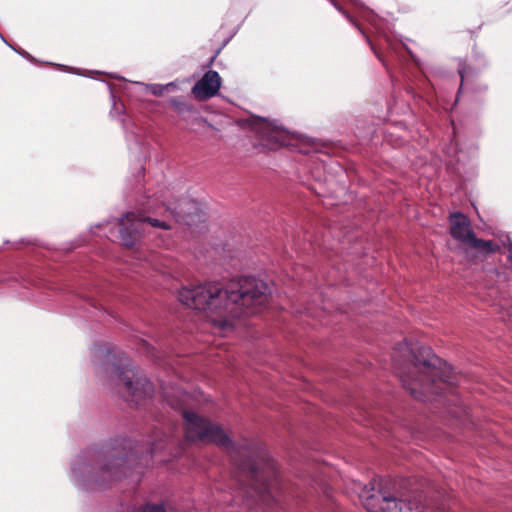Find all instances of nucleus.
Segmentation results:
<instances>
[{"label": "nucleus", "instance_id": "e433bc0d", "mask_svg": "<svg viewBox=\"0 0 512 512\" xmlns=\"http://www.w3.org/2000/svg\"><path fill=\"white\" fill-rule=\"evenodd\" d=\"M86 468H87V465H86V464H84V465H83V470H86Z\"/></svg>", "mask_w": 512, "mask_h": 512}, {"label": "nucleus", "instance_id": "f257e3e1", "mask_svg": "<svg viewBox=\"0 0 512 512\" xmlns=\"http://www.w3.org/2000/svg\"><path fill=\"white\" fill-rule=\"evenodd\" d=\"M328 1L365 38L374 55L391 75L392 81L394 68H399L404 77H408L406 70L409 72L413 79L406 82L405 90L415 101H422L434 110L449 113L457 107L467 71L465 68H458L461 84L452 100L437 88L428 74L427 65L413 53L401 35L392 30L388 20L378 16L359 0Z\"/></svg>", "mask_w": 512, "mask_h": 512}, {"label": "nucleus", "instance_id": "f3484780", "mask_svg": "<svg viewBox=\"0 0 512 512\" xmlns=\"http://www.w3.org/2000/svg\"><path fill=\"white\" fill-rule=\"evenodd\" d=\"M496 281L507 282L510 280V274L512 273V244L509 248V253L506 254V263L500 267H496L491 272Z\"/></svg>", "mask_w": 512, "mask_h": 512}, {"label": "nucleus", "instance_id": "2eb2a0df", "mask_svg": "<svg viewBox=\"0 0 512 512\" xmlns=\"http://www.w3.org/2000/svg\"><path fill=\"white\" fill-rule=\"evenodd\" d=\"M392 352L402 353V352H434L433 348L426 345L422 340L417 338L414 335H408L402 337L400 341H398Z\"/></svg>", "mask_w": 512, "mask_h": 512}, {"label": "nucleus", "instance_id": "393cba45", "mask_svg": "<svg viewBox=\"0 0 512 512\" xmlns=\"http://www.w3.org/2000/svg\"><path fill=\"white\" fill-rule=\"evenodd\" d=\"M178 393L181 395V398L179 400L174 399V396H170L168 394L166 395L167 401L173 408H180L182 405L181 402L184 401V399H182V398H185L187 396L185 393H182V392H178Z\"/></svg>", "mask_w": 512, "mask_h": 512}, {"label": "nucleus", "instance_id": "0eeeda50", "mask_svg": "<svg viewBox=\"0 0 512 512\" xmlns=\"http://www.w3.org/2000/svg\"><path fill=\"white\" fill-rule=\"evenodd\" d=\"M240 124L257 135L256 146H260L264 150L274 151L287 145L284 135L289 133V130L283 125H276L267 117L251 113L240 119Z\"/></svg>", "mask_w": 512, "mask_h": 512}, {"label": "nucleus", "instance_id": "7c9ffc66", "mask_svg": "<svg viewBox=\"0 0 512 512\" xmlns=\"http://www.w3.org/2000/svg\"><path fill=\"white\" fill-rule=\"evenodd\" d=\"M475 91L479 93H485L488 91L489 87L486 83H480L475 86Z\"/></svg>", "mask_w": 512, "mask_h": 512}, {"label": "nucleus", "instance_id": "5701e85b", "mask_svg": "<svg viewBox=\"0 0 512 512\" xmlns=\"http://www.w3.org/2000/svg\"><path fill=\"white\" fill-rule=\"evenodd\" d=\"M93 345L95 347V352H118L112 345L106 343L94 342Z\"/></svg>", "mask_w": 512, "mask_h": 512}, {"label": "nucleus", "instance_id": "c9c22d12", "mask_svg": "<svg viewBox=\"0 0 512 512\" xmlns=\"http://www.w3.org/2000/svg\"><path fill=\"white\" fill-rule=\"evenodd\" d=\"M88 73H96V74H99L100 72H99V71H88Z\"/></svg>", "mask_w": 512, "mask_h": 512}, {"label": "nucleus", "instance_id": "dca6fc26", "mask_svg": "<svg viewBox=\"0 0 512 512\" xmlns=\"http://www.w3.org/2000/svg\"><path fill=\"white\" fill-rule=\"evenodd\" d=\"M124 462L123 458H113L110 460L102 469L103 480L106 481L107 479L112 481L119 479L124 474Z\"/></svg>", "mask_w": 512, "mask_h": 512}, {"label": "nucleus", "instance_id": "39448f33", "mask_svg": "<svg viewBox=\"0 0 512 512\" xmlns=\"http://www.w3.org/2000/svg\"><path fill=\"white\" fill-rule=\"evenodd\" d=\"M134 175L129 180L125 191L127 201L134 205V209L122 213L118 217H109L90 226V232L100 229L107 224L114 223L117 226L119 244L125 249L136 251L142 245L146 227L153 229L169 230L171 226L164 220L157 218L154 211L146 209L137 201L140 193L137 191Z\"/></svg>", "mask_w": 512, "mask_h": 512}, {"label": "nucleus", "instance_id": "6e6552de", "mask_svg": "<svg viewBox=\"0 0 512 512\" xmlns=\"http://www.w3.org/2000/svg\"><path fill=\"white\" fill-rule=\"evenodd\" d=\"M108 373L112 379L122 383L127 393V401H131L136 405L150 397L153 392L151 382L133 366L114 364L109 367Z\"/></svg>", "mask_w": 512, "mask_h": 512}, {"label": "nucleus", "instance_id": "ddd939ff", "mask_svg": "<svg viewBox=\"0 0 512 512\" xmlns=\"http://www.w3.org/2000/svg\"><path fill=\"white\" fill-rule=\"evenodd\" d=\"M104 83L109 91L110 100L112 102L110 114L112 116L118 117L125 133L130 132L133 135L137 136L138 127L135 124L132 116L128 113L125 104L122 102L121 99L117 97L112 85L106 81H104Z\"/></svg>", "mask_w": 512, "mask_h": 512}, {"label": "nucleus", "instance_id": "412c9836", "mask_svg": "<svg viewBox=\"0 0 512 512\" xmlns=\"http://www.w3.org/2000/svg\"><path fill=\"white\" fill-rule=\"evenodd\" d=\"M44 63L49 65V66H56L58 69L66 71V72H69V73H72V74L94 78V76H92V75H90L88 73H83L81 69L76 68V67H71V66H67V65H64V64H57V63H54V62H44Z\"/></svg>", "mask_w": 512, "mask_h": 512}, {"label": "nucleus", "instance_id": "aec40b11", "mask_svg": "<svg viewBox=\"0 0 512 512\" xmlns=\"http://www.w3.org/2000/svg\"><path fill=\"white\" fill-rule=\"evenodd\" d=\"M8 47H10L15 53L23 57L24 59L28 60L32 64H38L40 61L34 57L32 54H30L28 51L24 50L20 46L16 44H8Z\"/></svg>", "mask_w": 512, "mask_h": 512}, {"label": "nucleus", "instance_id": "9b49d317", "mask_svg": "<svg viewBox=\"0 0 512 512\" xmlns=\"http://www.w3.org/2000/svg\"><path fill=\"white\" fill-rule=\"evenodd\" d=\"M221 87L220 74L216 70L209 69L192 86L191 93L199 100H209L219 95Z\"/></svg>", "mask_w": 512, "mask_h": 512}, {"label": "nucleus", "instance_id": "f8f14e48", "mask_svg": "<svg viewBox=\"0 0 512 512\" xmlns=\"http://www.w3.org/2000/svg\"><path fill=\"white\" fill-rule=\"evenodd\" d=\"M382 128L371 119L360 116L354 120V135L362 146L378 145L382 141Z\"/></svg>", "mask_w": 512, "mask_h": 512}, {"label": "nucleus", "instance_id": "473e14b6", "mask_svg": "<svg viewBox=\"0 0 512 512\" xmlns=\"http://www.w3.org/2000/svg\"><path fill=\"white\" fill-rule=\"evenodd\" d=\"M144 343V346H143V352H147V353H150V352H160L159 350L151 347L150 345H148L145 341H143Z\"/></svg>", "mask_w": 512, "mask_h": 512}, {"label": "nucleus", "instance_id": "4be33fe9", "mask_svg": "<svg viewBox=\"0 0 512 512\" xmlns=\"http://www.w3.org/2000/svg\"><path fill=\"white\" fill-rule=\"evenodd\" d=\"M146 89L156 97H161L166 93L164 84H146Z\"/></svg>", "mask_w": 512, "mask_h": 512}, {"label": "nucleus", "instance_id": "bb28decb", "mask_svg": "<svg viewBox=\"0 0 512 512\" xmlns=\"http://www.w3.org/2000/svg\"><path fill=\"white\" fill-rule=\"evenodd\" d=\"M452 144H453V149H454V155L453 156H454V158L456 160L457 165H459L461 163V161H462V157H461L462 150H461L458 142L456 141V139L452 140Z\"/></svg>", "mask_w": 512, "mask_h": 512}, {"label": "nucleus", "instance_id": "72a5a7b5", "mask_svg": "<svg viewBox=\"0 0 512 512\" xmlns=\"http://www.w3.org/2000/svg\"><path fill=\"white\" fill-rule=\"evenodd\" d=\"M225 47H222V44L215 50L214 54L212 56H215V58L218 57V55L221 53V51L224 49Z\"/></svg>", "mask_w": 512, "mask_h": 512}, {"label": "nucleus", "instance_id": "b1692460", "mask_svg": "<svg viewBox=\"0 0 512 512\" xmlns=\"http://www.w3.org/2000/svg\"><path fill=\"white\" fill-rule=\"evenodd\" d=\"M499 241L501 243L500 249L503 247L505 251L502 253L506 255L507 253H509V248L511 247L512 239L509 236V234H504L499 238Z\"/></svg>", "mask_w": 512, "mask_h": 512}, {"label": "nucleus", "instance_id": "f704fd0d", "mask_svg": "<svg viewBox=\"0 0 512 512\" xmlns=\"http://www.w3.org/2000/svg\"><path fill=\"white\" fill-rule=\"evenodd\" d=\"M0 39L8 46V44H12L11 42H9L4 36L3 34L0 32Z\"/></svg>", "mask_w": 512, "mask_h": 512}, {"label": "nucleus", "instance_id": "423d86ee", "mask_svg": "<svg viewBox=\"0 0 512 512\" xmlns=\"http://www.w3.org/2000/svg\"><path fill=\"white\" fill-rule=\"evenodd\" d=\"M134 181L140 193L137 198L138 203L146 209L153 210L156 217L165 216L187 227L196 226L204 221L205 215L198 201L188 196L169 197L168 190L152 191L150 187L148 188L143 166L134 174Z\"/></svg>", "mask_w": 512, "mask_h": 512}, {"label": "nucleus", "instance_id": "2f4dec72", "mask_svg": "<svg viewBox=\"0 0 512 512\" xmlns=\"http://www.w3.org/2000/svg\"><path fill=\"white\" fill-rule=\"evenodd\" d=\"M215 61H216L215 56H211V57H210V58H209V59L204 63L203 68H204V69H207V70L212 69V66L214 65Z\"/></svg>", "mask_w": 512, "mask_h": 512}, {"label": "nucleus", "instance_id": "c85d7f7f", "mask_svg": "<svg viewBox=\"0 0 512 512\" xmlns=\"http://www.w3.org/2000/svg\"><path fill=\"white\" fill-rule=\"evenodd\" d=\"M239 29V26H237L236 28H234L230 34L223 39L222 41V47H226L228 45V43L234 38V36L236 35L237 31Z\"/></svg>", "mask_w": 512, "mask_h": 512}, {"label": "nucleus", "instance_id": "1a4fd4ad", "mask_svg": "<svg viewBox=\"0 0 512 512\" xmlns=\"http://www.w3.org/2000/svg\"><path fill=\"white\" fill-rule=\"evenodd\" d=\"M467 237L468 239L462 244V248L463 254L469 262L478 264L500 252V244L494 240L478 237L475 231H471Z\"/></svg>", "mask_w": 512, "mask_h": 512}, {"label": "nucleus", "instance_id": "7ed1b4c3", "mask_svg": "<svg viewBox=\"0 0 512 512\" xmlns=\"http://www.w3.org/2000/svg\"><path fill=\"white\" fill-rule=\"evenodd\" d=\"M185 437L191 442L215 443L224 447L234 465L249 481L261 498L270 494L277 472L273 460L258 447L245 444L237 446L218 425L190 411L183 412Z\"/></svg>", "mask_w": 512, "mask_h": 512}, {"label": "nucleus", "instance_id": "cd10ccee", "mask_svg": "<svg viewBox=\"0 0 512 512\" xmlns=\"http://www.w3.org/2000/svg\"><path fill=\"white\" fill-rule=\"evenodd\" d=\"M81 472H82V468L78 467L77 464H74L73 467H72V473H73V477H74L76 482H81L82 481Z\"/></svg>", "mask_w": 512, "mask_h": 512}, {"label": "nucleus", "instance_id": "f03ea898", "mask_svg": "<svg viewBox=\"0 0 512 512\" xmlns=\"http://www.w3.org/2000/svg\"><path fill=\"white\" fill-rule=\"evenodd\" d=\"M273 283L253 274L236 275L227 282L182 286L178 300L188 308L210 313L212 325L232 332L251 325L247 319L268 309Z\"/></svg>", "mask_w": 512, "mask_h": 512}, {"label": "nucleus", "instance_id": "a878e982", "mask_svg": "<svg viewBox=\"0 0 512 512\" xmlns=\"http://www.w3.org/2000/svg\"><path fill=\"white\" fill-rule=\"evenodd\" d=\"M136 512H166L162 505H146Z\"/></svg>", "mask_w": 512, "mask_h": 512}, {"label": "nucleus", "instance_id": "6ab92c4d", "mask_svg": "<svg viewBox=\"0 0 512 512\" xmlns=\"http://www.w3.org/2000/svg\"><path fill=\"white\" fill-rule=\"evenodd\" d=\"M168 104L178 113H190L194 110V106L179 97H171L168 99Z\"/></svg>", "mask_w": 512, "mask_h": 512}, {"label": "nucleus", "instance_id": "20e7f679", "mask_svg": "<svg viewBox=\"0 0 512 512\" xmlns=\"http://www.w3.org/2000/svg\"><path fill=\"white\" fill-rule=\"evenodd\" d=\"M397 356L394 362L402 364L395 366V373L403 387L415 399L427 400L430 394L436 393L434 386L437 380L452 384L451 368L437 354H397Z\"/></svg>", "mask_w": 512, "mask_h": 512}, {"label": "nucleus", "instance_id": "4468645a", "mask_svg": "<svg viewBox=\"0 0 512 512\" xmlns=\"http://www.w3.org/2000/svg\"><path fill=\"white\" fill-rule=\"evenodd\" d=\"M448 221L451 237L461 245L468 239V234L474 231L469 218L462 211L451 212Z\"/></svg>", "mask_w": 512, "mask_h": 512}, {"label": "nucleus", "instance_id": "c756f323", "mask_svg": "<svg viewBox=\"0 0 512 512\" xmlns=\"http://www.w3.org/2000/svg\"><path fill=\"white\" fill-rule=\"evenodd\" d=\"M164 88H165L166 92L174 91L175 89L178 88V81L175 80V81L166 83V84H164Z\"/></svg>", "mask_w": 512, "mask_h": 512}, {"label": "nucleus", "instance_id": "9d476101", "mask_svg": "<svg viewBox=\"0 0 512 512\" xmlns=\"http://www.w3.org/2000/svg\"><path fill=\"white\" fill-rule=\"evenodd\" d=\"M364 506L370 512H420L418 506H412L410 501L384 494L367 496Z\"/></svg>", "mask_w": 512, "mask_h": 512}, {"label": "nucleus", "instance_id": "a211bd4d", "mask_svg": "<svg viewBox=\"0 0 512 512\" xmlns=\"http://www.w3.org/2000/svg\"><path fill=\"white\" fill-rule=\"evenodd\" d=\"M471 58L474 64V67H469V70H472L473 73L477 74L488 68L489 61L485 54L479 51L476 47L473 48Z\"/></svg>", "mask_w": 512, "mask_h": 512}]
</instances>
